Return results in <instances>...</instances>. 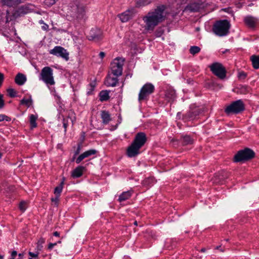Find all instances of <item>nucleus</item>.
Listing matches in <instances>:
<instances>
[{"instance_id":"1","label":"nucleus","mask_w":259,"mask_h":259,"mask_svg":"<svg viewBox=\"0 0 259 259\" xmlns=\"http://www.w3.org/2000/svg\"><path fill=\"white\" fill-rule=\"evenodd\" d=\"M166 7L161 5L154 10L149 12L143 17V20L145 24V29L148 31H153L155 27L166 19L167 13Z\"/></svg>"},{"instance_id":"2","label":"nucleus","mask_w":259,"mask_h":259,"mask_svg":"<svg viewBox=\"0 0 259 259\" xmlns=\"http://www.w3.org/2000/svg\"><path fill=\"white\" fill-rule=\"evenodd\" d=\"M147 141V137L145 133H138L132 144L126 150V155L129 157H134L140 154V149Z\"/></svg>"},{"instance_id":"3","label":"nucleus","mask_w":259,"mask_h":259,"mask_svg":"<svg viewBox=\"0 0 259 259\" xmlns=\"http://www.w3.org/2000/svg\"><path fill=\"white\" fill-rule=\"evenodd\" d=\"M231 24L227 20L217 21L212 27L213 33L219 36H224L228 34Z\"/></svg>"},{"instance_id":"4","label":"nucleus","mask_w":259,"mask_h":259,"mask_svg":"<svg viewBox=\"0 0 259 259\" xmlns=\"http://www.w3.org/2000/svg\"><path fill=\"white\" fill-rule=\"evenodd\" d=\"M39 79L42 80L47 85L55 84L53 69L48 66L44 67L41 70Z\"/></svg>"},{"instance_id":"5","label":"nucleus","mask_w":259,"mask_h":259,"mask_svg":"<svg viewBox=\"0 0 259 259\" xmlns=\"http://www.w3.org/2000/svg\"><path fill=\"white\" fill-rule=\"evenodd\" d=\"M124 59L117 57L110 64V73L114 76H121L122 74Z\"/></svg>"},{"instance_id":"6","label":"nucleus","mask_w":259,"mask_h":259,"mask_svg":"<svg viewBox=\"0 0 259 259\" xmlns=\"http://www.w3.org/2000/svg\"><path fill=\"white\" fill-rule=\"evenodd\" d=\"M255 153L249 148H245L244 150L239 151L234 157V161L235 162L247 161L253 158Z\"/></svg>"},{"instance_id":"7","label":"nucleus","mask_w":259,"mask_h":259,"mask_svg":"<svg viewBox=\"0 0 259 259\" xmlns=\"http://www.w3.org/2000/svg\"><path fill=\"white\" fill-rule=\"evenodd\" d=\"M245 109L244 104L241 100L233 102L225 109V112L227 114L234 113L238 114Z\"/></svg>"},{"instance_id":"8","label":"nucleus","mask_w":259,"mask_h":259,"mask_svg":"<svg viewBox=\"0 0 259 259\" xmlns=\"http://www.w3.org/2000/svg\"><path fill=\"white\" fill-rule=\"evenodd\" d=\"M209 67L211 72L219 78L224 79L226 77V70L221 63H212Z\"/></svg>"},{"instance_id":"9","label":"nucleus","mask_w":259,"mask_h":259,"mask_svg":"<svg viewBox=\"0 0 259 259\" xmlns=\"http://www.w3.org/2000/svg\"><path fill=\"white\" fill-rule=\"evenodd\" d=\"M154 87L152 84L150 83H146L140 90L139 94V101L141 102L146 100L147 97L154 92Z\"/></svg>"},{"instance_id":"10","label":"nucleus","mask_w":259,"mask_h":259,"mask_svg":"<svg viewBox=\"0 0 259 259\" xmlns=\"http://www.w3.org/2000/svg\"><path fill=\"white\" fill-rule=\"evenodd\" d=\"M50 54L61 57L66 61L69 60V53L67 50L61 46H56L49 51Z\"/></svg>"},{"instance_id":"11","label":"nucleus","mask_w":259,"mask_h":259,"mask_svg":"<svg viewBox=\"0 0 259 259\" xmlns=\"http://www.w3.org/2000/svg\"><path fill=\"white\" fill-rule=\"evenodd\" d=\"M201 112V110L199 107L191 106L189 111L183 115V118L185 121L194 120Z\"/></svg>"},{"instance_id":"12","label":"nucleus","mask_w":259,"mask_h":259,"mask_svg":"<svg viewBox=\"0 0 259 259\" xmlns=\"http://www.w3.org/2000/svg\"><path fill=\"white\" fill-rule=\"evenodd\" d=\"M103 37L102 31L98 28H92L88 35V38L90 40L98 41Z\"/></svg>"},{"instance_id":"13","label":"nucleus","mask_w":259,"mask_h":259,"mask_svg":"<svg viewBox=\"0 0 259 259\" xmlns=\"http://www.w3.org/2000/svg\"><path fill=\"white\" fill-rule=\"evenodd\" d=\"M244 22L248 28L253 29L258 24L259 20L252 16H247L244 18Z\"/></svg>"},{"instance_id":"14","label":"nucleus","mask_w":259,"mask_h":259,"mask_svg":"<svg viewBox=\"0 0 259 259\" xmlns=\"http://www.w3.org/2000/svg\"><path fill=\"white\" fill-rule=\"evenodd\" d=\"M118 77L119 76L113 75L112 74H111V73L109 72L104 81L105 84L108 87H115L118 83Z\"/></svg>"},{"instance_id":"15","label":"nucleus","mask_w":259,"mask_h":259,"mask_svg":"<svg viewBox=\"0 0 259 259\" xmlns=\"http://www.w3.org/2000/svg\"><path fill=\"white\" fill-rule=\"evenodd\" d=\"M136 12L134 8L128 9L119 15V18L122 22H125L131 19L135 15Z\"/></svg>"},{"instance_id":"16","label":"nucleus","mask_w":259,"mask_h":259,"mask_svg":"<svg viewBox=\"0 0 259 259\" xmlns=\"http://www.w3.org/2000/svg\"><path fill=\"white\" fill-rule=\"evenodd\" d=\"M201 4L199 3H192L188 5L183 10V12H188L190 13L196 12L199 11L201 8Z\"/></svg>"},{"instance_id":"17","label":"nucleus","mask_w":259,"mask_h":259,"mask_svg":"<svg viewBox=\"0 0 259 259\" xmlns=\"http://www.w3.org/2000/svg\"><path fill=\"white\" fill-rule=\"evenodd\" d=\"M97 153V151L95 149H90L80 154L76 159V163H79L83 159L88 157L92 155H94Z\"/></svg>"},{"instance_id":"18","label":"nucleus","mask_w":259,"mask_h":259,"mask_svg":"<svg viewBox=\"0 0 259 259\" xmlns=\"http://www.w3.org/2000/svg\"><path fill=\"white\" fill-rule=\"evenodd\" d=\"M165 100L168 102H172L176 98L175 91L171 88H169L165 91Z\"/></svg>"},{"instance_id":"19","label":"nucleus","mask_w":259,"mask_h":259,"mask_svg":"<svg viewBox=\"0 0 259 259\" xmlns=\"http://www.w3.org/2000/svg\"><path fill=\"white\" fill-rule=\"evenodd\" d=\"M85 169V168L84 166H77L72 171L71 176L74 178L80 177L82 175L83 171Z\"/></svg>"},{"instance_id":"20","label":"nucleus","mask_w":259,"mask_h":259,"mask_svg":"<svg viewBox=\"0 0 259 259\" xmlns=\"http://www.w3.org/2000/svg\"><path fill=\"white\" fill-rule=\"evenodd\" d=\"M26 77L24 74L18 73L15 76V82L19 85H22L26 81Z\"/></svg>"},{"instance_id":"21","label":"nucleus","mask_w":259,"mask_h":259,"mask_svg":"<svg viewBox=\"0 0 259 259\" xmlns=\"http://www.w3.org/2000/svg\"><path fill=\"white\" fill-rule=\"evenodd\" d=\"M101 117L102 119V122L104 124H107L111 120V118L109 112L106 110L101 111Z\"/></svg>"},{"instance_id":"22","label":"nucleus","mask_w":259,"mask_h":259,"mask_svg":"<svg viewBox=\"0 0 259 259\" xmlns=\"http://www.w3.org/2000/svg\"><path fill=\"white\" fill-rule=\"evenodd\" d=\"M22 0H2L4 5L9 7H15L21 3Z\"/></svg>"},{"instance_id":"23","label":"nucleus","mask_w":259,"mask_h":259,"mask_svg":"<svg viewBox=\"0 0 259 259\" xmlns=\"http://www.w3.org/2000/svg\"><path fill=\"white\" fill-rule=\"evenodd\" d=\"M133 193L132 190L123 192L119 196L118 200L121 202L128 199L132 196Z\"/></svg>"},{"instance_id":"24","label":"nucleus","mask_w":259,"mask_h":259,"mask_svg":"<svg viewBox=\"0 0 259 259\" xmlns=\"http://www.w3.org/2000/svg\"><path fill=\"white\" fill-rule=\"evenodd\" d=\"M76 12L75 14L74 15V17H76L77 19H80L83 18L85 10L83 7H77L76 8Z\"/></svg>"},{"instance_id":"25","label":"nucleus","mask_w":259,"mask_h":259,"mask_svg":"<svg viewBox=\"0 0 259 259\" xmlns=\"http://www.w3.org/2000/svg\"><path fill=\"white\" fill-rule=\"evenodd\" d=\"M252 65L254 69L259 68V55H252L250 57Z\"/></svg>"},{"instance_id":"26","label":"nucleus","mask_w":259,"mask_h":259,"mask_svg":"<svg viewBox=\"0 0 259 259\" xmlns=\"http://www.w3.org/2000/svg\"><path fill=\"white\" fill-rule=\"evenodd\" d=\"M181 142L183 145H187L192 144L193 142V140L189 136H184L181 138Z\"/></svg>"},{"instance_id":"27","label":"nucleus","mask_w":259,"mask_h":259,"mask_svg":"<svg viewBox=\"0 0 259 259\" xmlns=\"http://www.w3.org/2000/svg\"><path fill=\"white\" fill-rule=\"evenodd\" d=\"M99 96L101 101H107L109 98V92L107 91H102Z\"/></svg>"},{"instance_id":"28","label":"nucleus","mask_w":259,"mask_h":259,"mask_svg":"<svg viewBox=\"0 0 259 259\" xmlns=\"http://www.w3.org/2000/svg\"><path fill=\"white\" fill-rule=\"evenodd\" d=\"M64 181V180L63 179L62 180V181L61 182V183L60 184V185L55 188L54 194H55V195L59 196H60V194L62 191L63 188Z\"/></svg>"},{"instance_id":"29","label":"nucleus","mask_w":259,"mask_h":259,"mask_svg":"<svg viewBox=\"0 0 259 259\" xmlns=\"http://www.w3.org/2000/svg\"><path fill=\"white\" fill-rule=\"evenodd\" d=\"M37 117L33 114H31L29 117V121L31 128H35L37 126V123L36 122V120L37 119Z\"/></svg>"},{"instance_id":"30","label":"nucleus","mask_w":259,"mask_h":259,"mask_svg":"<svg viewBox=\"0 0 259 259\" xmlns=\"http://www.w3.org/2000/svg\"><path fill=\"white\" fill-rule=\"evenodd\" d=\"M20 104L21 105H24L27 107H29L32 104V100L31 97L29 99L24 98L20 101Z\"/></svg>"},{"instance_id":"31","label":"nucleus","mask_w":259,"mask_h":259,"mask_svg":"<svg viewBox=\"0 0 259 259\" xmlns=\"http://www.w3.org/2000/svg\"><path fill=\"white\" fill-rule=\"evenodd\" d=\"M189 51L191 54L194 55L200 51V48L197 46H192L190 48Z\"/></svg>"},{"instance_id":"32","label":"nucleus","mask_w":259,"mask_h":259,"mask_svg":"<svg viewBox=\"0 0 259 259\" xmlns=\"http://www.w3.org/2000/svg\"><path fill=\"white\" fill-rule=\"evenodd\" d=\"M7 92L8 94V95L11 98L15 97L16 96L17 92L16 91L12 88H9L7 90Z\"/></svg>"},{"instance_id":"33","label":"nucleus","mask_w":259,"mask_h":259,"mask_svg":"<svg viewBox=\"0 0 259 259\" xmlns=\"http://www.w3.org/2000/svg\"><path fill=\"white\" fill-rule=\"evenodd\" d=\"M164 29L162 27H159L155 31V35L156 37H160L164 33Z\"/></svg>"},{"instance_id":"34","label":"nucleus","mask_w":259,"mask_h":259,"mask_svg":"<svg viewBox=\"0 0 259 259\" xmlns=\"http://www.w3.org/2000/svg\"><path fill=\"white\" fill-rule=\"evenodd\" d=\"M19 209L24 212L27 208V204L25 201H22L20 203L19 205Z\"/></svg>"},{"instance_id":"35","label":"nucleus","mask_w":259,"mask_h":259,"mask_svg":"<svg viewBox=\"0 0 259 259\" xmlns=\"http://www.w3.org/2000/svg\"><path fill=\"white\" fill-rule=\"evenodd\" d=\"M69 119L72 122V125L73 124V122L75 120V117H73V118L70 117V115H69L66 118H64L63 120V123H68Z\"/></svg>"},{"instance_id":"36","label":"nucleus","mask_w":259,"mask_h":259,"mask_svg":"<svg viewBox=\"0 0 259 259\" xmlns=\"http://www.w3.org/2000/svg\"><path fill=\"white\" fill-rule=\"evenodd\" d=\"M45 242V239L43 238H40L37 241V248L38 249H40L42 247V245Z\"/></svg>"},{"instance_id":"37","label":"nucleus","mask_w":259,"mask_h":259,"mask_svg":"<svg viewBox=\"0 0 259 259\" xmlns=\"http://www.w3.org/2000/svg\"><path fill=\"white\" fill-rule=\"evenodd\" d=\"M5 103L4 100V95L0 94V109H3L5 106Z\"/></svg>"},{"instance_id":"38","label":"nucleus","mask_w":259,"mask_h":259,"mask_svg":"<svg viewBox=\"0 0 259 259\" xmlns=\"http://www.w3.org/2000/svg\"><path fill=\"white\" fill-rule=\"evenodd\" d=\"M246 76L247 74L243 71L239 72L238 75V78L240 79H244Z\"/></svg>"},{"instance_id":"39","label":"nucleus","mask_w":259,"mask_h":259,"mask_svg":"<svg viewBox=\"0 0 259 259\" xmlns=\"http://www.w3.org/2000/svg\"><path fill=\"white\" fill-rule=\"evenodd\" d=\"M6 120L8 121L10 120V118L5 115L0 114V122Z\"/></svg>"},{"instance_id":"40","label":"nucleus","mask_w":259,"mask_h":259,"mask_svg":"<svg viewBox=\"0 0 259 259\" xmlns=\"http://www.w3.org/2000/svg\"><path fill=\"white\" fill-rule=\"evenodd\" d=\"M149 3H146L144 0H137L136 4L139 6H144Z\"/></svg>"},{"instance_id":"41","label":"nucleus","mask_w":259,"mask_h":259,"mask_svg":"<svg viewBox=\"0 0 259 259\" xmlns=\"http://www.w3.org/2000/svg\"><path fill=\"white\" fill-rule=\"evenodd\" d=\"M81 146H82V145H81V143H79L77 145V149L76 150V151L74 152L75 156L78 155L80 153L81 149Z\"/></svg>"},{"instance_id":"42","label":"nucleus","mask_w":259,"mask_h":259,"mask_svg":"<svg viewBox=\"0 0 259 259\" xmlns=\"http://www.w3.org/2000/svg\"><path fill=\"white\" fill-rule=\"evenodd\" d=\"M59 196L56 195L55 198L51 199L52 202H54L56 205H58L59 200Z\"/></svg>"},{"instance_id":"43","label":"nucleus","mask_w":259,"mask_h":259,"mask_svg":"<svg viewBox=\"0 0 259 259\" xmlns=\"http://www.w3.org/2000/svg\"><path fill=\"white\" fill-rule=\"evenodd\" d=\"M4 80V75L2 73L0 72V88L2 87Z\"/></svg>"},{"instance_id":"44","label":"nucleus","mask_w":259,"mask_h":259,"mask_svg":"<svg viewBox=\"0 0 259 259\" xmlns=\"http://www.w3.org/2000/svg\"><path fill=\"white\" fill-rule=\"evenodd\" d=\"M96 85V83L95 81L92 82L90 83L89 85L91 88V91H92L94 90V88Z\"/></svg>"},{"instance_id":"45","label":"nucleus","mask_w":259,"mask_h":259,"mask_svg":"<svg viewBox=\"0 0 259 259\" xmlns=\"http://www.w3.org/2000/svg\"><path fill=\"white\" fill-rule=\"evenodd\" d=\"M28 254L31 257V258H32V257H36L38 256V253H33V252L29 251L28 252Z\"/></svg>"},{"instance_id":"46","label":"nucleus","mask_w":259,"mask_h":259,"mask_svg":"<svg viewBox=\"0 0 259 259\" xmlns=\"http://www.w3.org/2000/svg\"><path fill=\"white\" fill-rule=\"evenodd\" d=\"M57 244V243H50L48 245V248L50 250H51L54 247V246H56Z\"/></svg>"},{"instance_id":"47","label":"nucleus","mask_w":259,"mask_h":259,"mask_svg":"<svg viewBox=\"0 0 259 259\" xmlns=\"http://www.w3.org/2000/svg\"><path fill=\"white\" fill-rule=\"evenodd\" d=\"M153 179L152 178H148V179L145 180L144 183L145 184H146L150 183V182H153Z\"/></svg>"},{"instance_id":"48","label":"nucleus","mask_w":259,"mask_h":259,"mask_svg":"<svg viewBox=\"0 0 259 259\" xmlns=\"http://www.w3.org/2000/svg\"><path fill=\"white\" fill-rule=\"evenodd\" d=\"M18 12H19L20 13H26V12H25V11L24 10V7H21V8H20L19 9Z\"/></svg>"},{"instance_id":"49","label":"nucleus","mask_w":259,"mask_h":259,"mask_svg":"<svg viewBox=\"0 0 259 259\" xmlns=\"http://www.w3.org/2000/svg\"><path fill=\"white\" fill-rule=\"evenodd\" d=\"M17 255V252L15 250H14L11 253V257H16V256Z\"/></svg>"},{"instance_id":"50","label":"nucleus","mask_w":259,"mask_h":259,"mask_svg":"<svg viewBox=\"0 0 259 259\" xmlns=\"http://www.w3.org/2000/svg\"><path fill=\"white\" fill-rule=\"evenodd\" d=\"M105 56V54L104 52H101L99 53V57H100V58L103 59Z\"/></svg>"},{"instance_id":"51","label":"nucleus","mask_w":259,"mask_h":259,"mask_svg":"<svg viewBox=\"0 0 259 259\" xmlns=\"http://www.w3.org/2000/svg\"><path fill=\"white\" fill-rule=\"evenodd\" d=\"M63 127H64V128L65 129V132H66V129H67V128L68 127V123H65V122L63 123Z\"/></svg>"},{"instance_id":"52","label":"nucleus","mask_w":259,"mask_h":259,"mask_svg":"<svg viewBox=\"0 0 259 259\" xmlns=\"http://www.w3.org/2000/svg\"><path fill=\"white\" fill-rule=\"evenodd\" d=\"M53 235L56 237H59L60 236V233L56 231L53 233Z\"/></svg>"},{"instance_id":"53","label":"nucleus","mask_w":259,"mask_h":259,"mask_svg":"<svg viewBox=\"0 0 259 259\" xmlns=\"http://www.w3.org/2000/svg\"><path fill=\"white\" fill-rule=\"evenodd\" d=\"M23 256H24V253H19L18 254V257H19L18 259H23Z\"/></svg>"},{"instance_id":"54","label":"nucleus","mask_w":259,"mask_h":259,"mask_svg":"<svg viewBox=\"0 0 259 259\" xmlns=\"http://www.w3.org/2000/svg\"><path fill=\"white\" fill-rule=\"evenodd\" d=\"M11 20V19H10V20L9 19V18H8V15L6 16V22H8L9 21H10Z\"/></svg>"},{"instance_id":"55","label":"nucleus","mask_w":259,"mask_h":259,"mask_svg":"<svg viewBox=\"0 0 259 259\" xmlns=\"http://www.w3.org/2000/svg\"><path fill=\"white\" fill-rule=\"evenodd\" d=\"M206 249L205 248H202L201 249V251L202 252H204L205 251Z\"/></svg>"},{"instance_id":"56","label":"nucleus","mask_w":259,"mask_h":259,"mask_svg":"<svg viewBox=\"0 0 259 259\" xmlns=\"http://www.w3.org/2000/svg\"><path fill=\"white\" fill-rule=\"evenodd\" d=\"M195 30H196V31H199L200 28H199V27H197L195 28Z\"/></svg>"},{"instance_id":"57","label":"nucleus","mask_w":259,"mask_h":259,"mask_svg":"<svg viewBox=\"0 0 259 259\" xmlns=\"http://www.w3.org/2000/svg\"><path fill=\"white\" fill-rule=\"evenodd\" d=\"M4 258V255H2L0 254V259H3Z\"/></svg>"},{"instance_id":"58","label":"nucleus","mask_w":259,"mask_h":259,"mask_svg":"<svg viewBox=\"0 0 259 259\" xmlns=\"http://www.w3.org/2000/svg\"><path fill=\"white\" fill-rule=\"evenodd\" d=\"M134 224L135 225L137 226V221H135Z\"/></svg>"},{"instance_id":"59","label":"nucleus","mask_w":259,"mask_h":259,"mask_svg":"<svg viewBox=\"0 0 259 259\" xmlns=\"http://www.w3.org/2000/svg\"><path fill=\"white\" fill-rule=\"evenodd\" d=\"M220 246H218L216 247V249H219L220 248Z\"/></svg>"},{"instance_id":"60","label":"nucleus","mask_w":259,"mask_h":259,"mask_svg":"<svg viewBox=\"0 0 259 259\" xmlns=\"http://www.w3.org/2000/svg\"><path fill=\"white\" fill-rule=\"evenodd\" d=\"M57 243H61V240H59V241H58Z\"/></svg>"},{"instance_id":"61","label":"nucleus","mask_w":259,"mask_h":259,"mask_svg":"<svg viewBox=\"0 0 259 259\" xmlns=\"http://www.w3.org/2000/svg\"><path fill=\"white\" fill-rule=\"evenodd\" d=\"M2 153L0 152V158H2Z\"/></svg>"},{"instance_id":"62","label":"nucleus","mask_w":259,"mask_h":259,"mask_svg":"<svg viewBox=\"0 0 259 259\" xmlns=\"http://www.w3.org/2000/svg\"><path fill=\"white\" fill-rule=\"evenodd\" d=\"M10 259H15V257H11V258Z\"/></svg>"}]
</instances>
